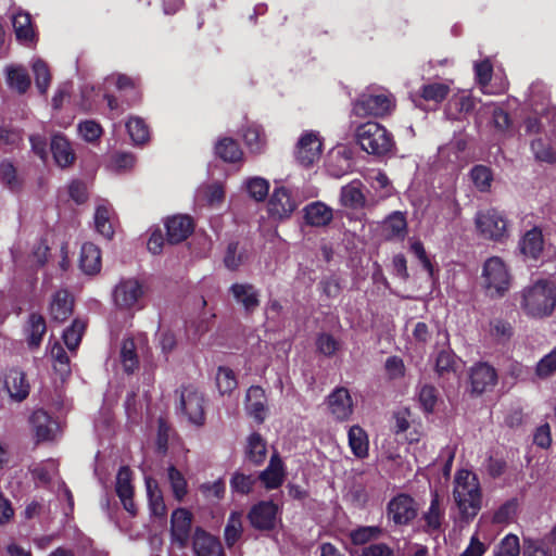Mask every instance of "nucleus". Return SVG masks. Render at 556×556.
I'll return each mask as SVG.
<instances>
[{
    "instance_id": "48",
    "label": "nucleus",
    "mask_w": 556,
    "mask_h": 556,
    "mask_svg": "<svg viewBox=\"0 0 556 556\" xmlns=\"http://www.w3.org/2000/svg\"><path fill=\"white\" fill-rule=\"evenodd\" d=\"M470 178L479 191H490L493 181V176L489 167L483 165H476L470 170Z\"/></svg>"
},
{
    "instance_id": "41",
    "label": "nucleus",
    "mask_w": 556,
    "mask_h": 556,
    "mask_svg": "<svg viewBox=\"0 0 556 556\" xmlns=\"http://www.w3.org/2000/svg\"><path fill=\"white\" fill-rule=\"evenodd\" d=\"M216 154L226 162L235 163L242 159V151L230 138L219 140L215 147Z\"/></svg>"
},
{
    "instance_id": "20",
    "label": "nucleus",
    "mask_w": 556,
    "mask_h": 556,
    "mask_svg": "<svg viewBox=\"0 0 556 556\" xmlns=\"http://www.w3.org/2000/svg\"><path fill=\"white\" fill-rule=\"evenodd\" d=\"M116 493L124 506L130 514L135 515L137 511L135 502L132 500L134 488L131 484V471L128 467H122L116 476Z\"/></svg>"
},
{
    "instance_id": "54",
    "label": "nucleus",
    "mask_w": 556,
    "mask_h": 556,
    "mask_svg": "<svg viewBox=\"0 0 556 556\" xmlns=\"http://www.w3.org/2000/svg\"><path fill=\"white\" fill-rule=\"evenodd\" d=\"M242 533V521L240 513H232L229 516L225 528V541L227 545H233Z\"/></svg>"
},
{
    "instance_id": "53",
    "label": "nucleus",
    "mask_w": 556,
    "mask_h": 556,
    "mask_svg": "<svg viewBox=\"0 0 556 556\" xmlns=\"http://www.w3.org/2000/svg\"><path fill=\"white\" fill-rule=\"evenodd\" d=\"M216 384L222 394H229L237 388L233 371L227 367H219L216 374Z\"/></svg>"
},
{
    "instance_id": "22",
    "label": "nucleus",
    "mask_w": 556,
    "mask_h": 556,
    "mask_svg": "<svg viewBox=\"0 0 556 556\" xmlns=\"http://www.w3.org/2000/svg\"><path fill=\"white\" fill-rule=\"evenodd\" d=\"M192 546L195 556H224L220 542L201 529L195 530Z\"/></svg>"
},
{
    "instance_id": "8",
    "label": "nucleus",
    "mask_w": 556,
    "mask_h": 556,
    "mask_svg": "<svg viewBox=\"0 0 556 556\" xmlns=\"http://www.w3.org/2000/svg\"><path fill=\"white\" fill-rule=\"evenodd\" d=\"M418 513L415 500L407 494H397L388 504L387 517L396 526H406L413 521Z\"/></svg>"
},
{
    "instance_id": "4",
    "label": "nucleus",
    "mask_w": 556,
    "mask_h": 556,
    "mask_svg": "<svg viewBox=\"0 0 556 556\" xmlns=\"http://www.w3.org/2000/svg\"><path fill=\"white\" fill-rule=\"evenodd\" d=\"M481 277L483 288L491 298L503 296L511 285L509 269L498 256H492L484 262Z\"/></svg>"
},
{
    "instance_id": "61",
    "label": "nucleus",
    "mask_w": 556,
    "mask_h": 556,
    "mask_svg": "<svg viewBox=\"0 0 556 556\" xmlns=\"http://www.w3.org/2000/svg\"><path fill=\"white\" fill-rule=\"evenodd\" d=\"M198 197L206 201L208 204H219L225 197V191L222 185L212 184L204 186L198 190Z\"/></svg>"
},
{
    "instance_id": "55",
    "label": "nucleus",
    "mask_w": 556,
    "mask_h": 556,
    "mask_svg": "<svg viewBox=\"0 0 556 556\" xmlns=\"http://www.w3.org/2000/svg\"><path fill=\"white\" fill-rule=\"evenodd\" d=\"M494 556H520L519 538L515 534L504 536L497 545Z\"/></svg>"
},
{
    "instance_id": "37",
    "label": "nucleus",
    "mask_w": 556,
    "mask_h": 556,
    "mask_svg": "<svg viewBox=\"0 0 556 556\" xmlns=\"http://www.w3.org/2000/svg\"><path fill=\"white\" fill-rule=\"evenodd\" d=\"M266 441L260 433L253 432L247 441L245 454L250 462L260 465L266 457Z\"/></svg>"
},
{
    "instance_id": "50",
    "label": "nucleus",
    "mask_w": 556,
    "mask_h": 556,
    "mask_svg": "<svg viewBox=\"0 0 556 556\" xmlns=\"http://www.w3.org/2000/svg\"><path fill=\"white\" fill-rule=\"evenodd\" d=\"M244 189L255 201H263L269 190V184L262 177H251L244 181Z\"/></svg>"
},
{
    "instance_id": "33",
    "label": "nucleus",
    "mask_w": 556,
    "mask_h": 556,
    "mask_svg": "<svg viewBox=\"0 0 556 556\" xmlns=\"http://www.w3.org/2000/svg\"><path fill=\"white\" fill-rule=\"evenodd\" d=\"M349 446L353 455L357 458L368 456L369 440L366 431L359 426H352L349 429Z\"/></svg>"
},
{
    "instance_id": "44",
    "label": "nucleus",
    "mask_w": 556,
    "mask_h": 556,
    "mask_svg": "<svg viewBox=\"0 0 556 556\" xmlns=\"http://www.w3.org/2000/svg\"><path fill=\"white\" fill-rule=\"evenodd\" d=\"M450 92V86L443 83H429L421 87L420 97L434 103L442 102Z\"/></svg>"
},
{
    "instance_id": "58",
    "label": "nucleus",
    "mask_w": 556,
    "mask_h": 556,
    "mask_svg": "<svg viewBox=\"0 0 556 556\" xmlns=\"http://www.w3.org/2000/svg\"><path fill=\"white\" fill-rule=\"evenodd\" d=\"M552 549L543 540L525 538L523 556H551Z\"/></svg>"
},
{
    "instance_id": "45",
    "label": "nucleus",
    "mask_w": 556,
    "mask_h": 556,
    "mask_svg": "<svg viewBox=\"0 0 556 556\" xmlns=\"http://www.w3.org/2000/svg\"><path fill=\"white\" fill-rule=\"evenodd\" d=\"M126 128L135 144H142L149 139V128L140 117H130L126 123Z\"/></svg>"
},
{
    "instance_id": "10",
    "label": "nucleus",
    "mask_w": 556,
    "mask_h": 556,
    "mask_svg": "<svg viewBox=\"0 0 556 556\" xmlns=\"http://www.w3.org/2000/svg\"><path fill=\"white\" fill-rule=\"evenodd\" d=\"M321 155V140L318 132L308 130L305 131L299 139L295 157L303 166H311L320 159Z\"/></svg>"
},
{
    "instance_id": "46",
    "label": "nucleus",
    "mask_w": 556,
    "mask_h": 556,
    "mask_svg": "<svg viewBox=\"0 0 556 556\" xmlns=\"http://www.w3.org/2000/svg\"><path fill=\"white\" fill-rule=\"evenodd\" d=\"M86 329V323L80 319H75L71 327L63 332V340L70 351H75Z\"/></svg>"
},
{
    "instance_id": "38",
    "label": "nucleus",
    "mask_w": 556,
    "mask_h": 556,
    "mask_svg": "<svg viewBox=\"0 0 556 556\" xmlns=\"http://www.w3.org/2000/svg\"><path fill=\"white\" fill-rule=\"evenodd\" d=\"M473 108H475L473 98L469 93L462 91V92L454 94L448 100V103L446 106V113L450 117L457 118V116H456L457 113L467 114V113L471 112L473 110Z\"/></svg>"
},
{
    "instance_id": "49",
    "label": "nucleus",
    "mask_w": 556,
    "mask_h": 556,
    "mask_svg": "<svg viewBox=\"0 0 556 556\" xmlns=\"http://www.w3.org/2000/svg\"><path fill=\"white\" fill-rule=\"evenodd\" d=\"M556 374V346L544 355L535 366V376L545 380Z\"/></svg>"
},
{
    "instance_id": "9",
    "label": "nucleus",
    "mask_w": 556,
    "mask_h": 556,
    "mask_svg": "<svg viewBox=\"0 0 556 556\" xmlns=\"http://www.w3.org/2000/svg\"><path fill=\"white\" fill-rule=\"evenodd\" d=\"M144 291L142 285L134 278L124 279L116 285L113 299L117 307L122 309H131L138 306L143 298Z\"/></svg>"
},
{
    "instance_id": "40",
    "label": "nucleus",
    "mask_w": 556,
    "mask_h": 556,
    "mask_svg": "<svg viewBox=\"0 0 556 556\" xmlns=\"http://www.w3.org/2000/svg\"><path fill=\"white\" fill-rule=\"evenodd\" d=\"M167 479L176 501L181 502L188 493V483L184 475L173 465L167 469Z\"/></svg>"
},
{
    "instance_id": "59",
    "label": "nucleus",
    "mask_w": 556,
    "mask_h": 556,
    "mask_svg": "<svg viewBox=\"0 0 556 556\" xmlns=\"http://www.w3.org/2000/svg\"><path fill=\"white\" fill-rule=\"evenodd\" d=\"M199 490L207 501L215 502L224 497L226 485L224 480L217 479L213 482L202 483Z\"/></svg>"
},
{
    "instance_id": "14",
    "label": "nucleus",
    "mask_w": 556,
    "mask_h": 556,
    "mask_svg": "<svg viewBox=\"0 0 556 556\" xmlns=\"http://www.w3.org/2000/svg\"><path fill=\"white\" fill-rule=\"evenodd\" d=\"M327 407L337 421H346L353 414V402L345 388H337L327 397Z\"/></svg>"
},
{
    "instance_id": "62",
    "label": "nucleus",
    "mask_w": 556,
    "mask_h": 556,
    "mask_svg": "<svg viewBox=\"0 0 556 556\" xmlns=\"http://www.w3.org/2000/svg\"><path fill=\"white\" fill-rule=\"evenodd\" d=\"M255 479L251 475H244L236 471L230 479V488L232 492L248 494L252 491Z\"/></svg>"
},
{
    "instance_id": "16",
    "label": "nucleus",
    "mask_w": 556,
    "mask_h": 556,
    "mask_svg": "<svg viewBox=\"0 0 556 556\" xmlns=\"http://www.w3.org/2000/svg\"><path fill=\"white\" fill-rule=\"evenodd\" d=\"M518 250L525 260L538 261L544 250L542 229L533 227L526 231L519 239Z\"/></svg>"
},
{
    "instance_id": "18",
    "label": "nucleus",
    "mask_w": 556,
    "mask_h": 556,
    "mask_svg": "<svg viewBox=\"0 0 556 556\" xmlns=\"http://www.w3.org/2000/svg\"><path fill=\"white\" fill-rule=\"evenodd\" d=\"M470 382L472 392L481 394L494 388L497 382V374L489 364L480 363L472 367Z\"/></svg>"
},
{
    "instance_id": "17",
    "label": "nucleus",
    "mask_w": 556,
    "mask_h": 556,
    "mask_svg": "<svg viewBox=\"0 0 556 556\" xmlns=\"http://www.w3.org/2000/svg\"><path fill=\"white\" fill-rule=\"evenodd\" d=\"M278 507L273 502H260L249 513L251 525L258 530H270L276 525Z\"/></svg>"
},
{
    "instance_id": "27",
    "label": "nucleus",
    "mask_w": 556,
    "mask_h": 556,
    "mask_svg": "<svg viewBox=\"0 0 556 556\" xmlns=\"http://www.w3.org/2000/svg\"><path fill=\"white\" fill-rule=\"evenodd\" d=\"M285 479L283 464L278 455H273L267 468L260 475V480L268 490L279 488Z\"/></svg>"
},
{
    "instance_id": "34",
    "label": "nucleus",
    "mask_w": 556,
    "mask_h": 556,
    "mask_svg": "<svg viewBox=\"0 0 556 556\" xmlns=\"http://www.w3.org/2000/svg\"><path fill=\"white\" fill-rule=\"evenodd\" d=\"M5 77L8 86L17 91L25 93L30 86V78L27 71L20 65H9L5 67Z\"/></svg>"
},
{
    "instance_id": "32",
    "label": "nucleus",
    "mask_w": 556,
    "mask_h": 556,
    "mask_svg": "<svg viewBox=\"0 0 556 556\" xmlns=\"http://www.w3.org/2000/svg\"><path fill=\"white\" fill-rule=\"evenodd\" d=\"M51 151L55 163L61 167L71 165L75 159L72 147L66 138L55 135L51 140Z\"/></svg>"
},
{
    "instance_id": "19",
    "label": "nucleus",
    "mask_w": 556,
    "mask_h": 556,
    "mask_svg": "<svg viewBox=\"0 0 556 556\" xmlns=\"http://www.w3.org/2000/svg\"><path fill=\"white\" fill-rule=\"evenodd\" d=\"M4 386L9 396L15 402L24 401L29 394L30 386L20 369L13 368L5 374Z\"/></svg>"
},
{
    "instance_id": "39",
    "label": "nucleus",
    "mask_w": 556,
    "mask_h": 556,
    "mask_svg": "<svg viewBox=\"0 0 556 556\" xmlns=\"http://www.w3.org/2000/svg\"><path fill=\"white\" fill-rule=\"evenodd\" d=\"M146 486L151 511L156 516L165 515L166 507L157 481L151 477H147Z\"/></svg>"
},
{
    "instance_id": "28",
    "label": "nucleus",
    "mask_w": 556,
    "mask_h": 556,
    "mask_svg": "<svg viewBox=\"0 0 556 556\" xmlns=\"http://www.w3.org/2000/svg\"><path fill=\"white\" fill-rule=\"evenodd\" d=\"M230 292L247 312L254 311L260 304V293L252 285L235 283L231 286Z\"/></svg>"
},
{
    "instance_id": "31",
    "label": "nucleus",
    "mask_w": 556,
    "mask_h": 556,
    "mask_svg": "<svg viewBox=\"0 0 556 556\" xmlns=\"http://www.w3.org/2000/svg\"><path fill=\"white\" fill-rule=\"evenodd\" d=\"M382 229L389 240L404 239L407 232V223L403 213L394 212L383 222Z\"/></svg>"
},
{
    "instance_id": "11",
    "label": "nucleus",
    "mask_w": 556,
    "mask_h": 556,
    "mask_svg": "<svg viewBox=\"0 0 556 556\" xmlns=\"http://www.w3.org/2000/svg\"><path fill=\"white\" fill-rule=\"evenodd\" d=\"M192 514L186 508H177L170 518L172 543L179 548L187 546L190 538Z\"/></svg>"
},
{
    "instance_id": "15",
    "label": "nucleus",
    "mask_w": 556,
    "mask_h": 556,
    "mask_svg": "<svg viewBox=\"0 0 556 556\" xmlns=\"http://www.w3.org/2000/svg\"><path fill=\"white\" fill-rule=\"evenodd\" d=\"M245 412L257 424H263L267 417V396L263 388L252 386L245 394Z\"/></svg>"
},
{
    "instance_id": "13",
    "label": "nucleus",
    "mask_w": 556,
    "mask_h": 556,
    "mask_svg": "<svg viewBox=\"0 0 556 556\" xmlns=\"http://www.w3.org/2000/svg\"><path fill=\"white\" fill-rule=\"evenodd\" d=\"M298 203L285 187L275 188L268 202V213L275 219H287L296 210Z\"/></svg>"
},
{
    "instance_id": "35",
    "label": "nucleus",
    "mask_w": 556,
    "mask_h": 556,
    "mask_svg": "<svg viewBox=\"0 0 556 556\" xmlns=\"http://www.w3.org/2000/svg\"><path fill=\"white\" fill-rule=\"evenodd\" d=\"M13 28L17 40L23 43H31L35 39V31L31 24V18L28 13L18 12L12 17Z\"/></svg>"
},
{
    "instance_id": "26",
    "label": "nucleus",
    "mask_w": 556,
    "mask_h": 556,
    "mask_svg": "<svg viewBox=\"0 0 556 556\" xmlns=\"http://www.w3.org/2000/svg\"><path fill=\"white\" fill-rule=\"evenodd\" d=\"M364 185L359 180H353L341 188L340 202L350 208H361L365 205L366 198L363 192Z\"/></svg>"
},
{
    "instance_id": "42",
    "label": "nucleus",
    "mask_w": 556,
    "mask_h": 556,
    "mask_svg": "<svg viewBox=\"0 0 556 556\" xmlns=\"http://www.w3.org/2000/svg\"><path fill=\"white\" fill-rule=\"evenodd\" d=\"M136 342L134 339L123 341L121 349V362L126 372H134L138 368L139 362L136 353Z\"/></svg>"
},
{
    "instance_id": "63",
    "label": "nucleus",
    "mask_w": 556,
    "mask_h": 556,
    "mask_svg": "<svg viewBox=\"0 0 556 556\" xmlns=\"http://www.w3.org/2000/svg\"><path fill=\"white\" fill-rule=\"evenodd\" d=\"M490 333L498 342H506L513 336V327L506 320L494 319L490 324Z\"/></svg>"
},
{
    "instance_id": "57",
    "label": "nucleus",
    "mask_w": 556,
    "mask_h": 556,
    "mask_svg": "<svg viewBox=\"0 0 556 556\" xmlns=\"http://www.w3.org/2000/svg\"><path fill=\"white\" fill-rule=\"evenodd\" d=\"M33 71L35 74L36 87L41 93H46L51 80L47 64L42 60H36L33 63Z\"/></svg>"
},
{
    "instance_id": "24",
    "label": "nucleus",
    "mask_w": 556,
    "mask_h": 556,
    "mask_svg": "<svg viewBox=\"0 0 556 556\" xmlns=\"http://www.w3.org/2000/svg\"><path fill=\"white\" fill-rule=\"evenodd\" d=\"M49 311L53 320L59 323L66 320L73 313V298L65 290L55 292Z\"/></svg>"
},
{
    "instance_id": "64",
    "label": "nucleus",
    "mask_w": 556,
    "mask_h": 556,
    "mask_svg": "<svg viewBox=\"0 0 556 556\" xmlns=\"http://www.w3.org/2000/svg\"><path fill=\"white\" fill-rule=\"evenodd\" d=\"M318 352L326 356H332L340 348V343L329 333H321L316 340Z\"/></svg>"
},
{
    "instance_id": "3",
    "label": "nucleus",
    "mask_w": 556,
    "mask_h": 556,
    "mask_svg": "<svg viewBox=\"0 0 556 556\" xmlns=\"http://www.w3.org/2000/svg\"><path fill=\"white\" fill-rule=\"evenodd\" d=\"M356 139L364 151L374 155H386L395 146L391 132L376 122H367L358 126Z\"/></svg>"
},
{
    "instance_id": "5",
    "label": "nucleus",
    "mask_w": 556,
    "mask_h": 556,
    "mask_svg": "<svg viewBox=\"0 0 556 556\" xmlns=\"http://www.w3.org/2000/svg\"><path fill=\"white\" fill-rule=\"evenodd\" d=\"M395 108L394 97L386 91L365 92L353 105V113L359 117L376 116L383 117L390 114Z\"/></svg>"
},
{
    "instance_id": "2",
    "label": "nucleus",
    "mask_w": 556,
    "mask_h": 556,
    "mask_svg": "<svg viewBox=\"0 0 556 556\" xmlns=\"http://www.w3.org/2000/svg\"><path fill=\"white\" fill-rule=\"evenodd\" d=\"M520 296V307L531 318L548 317L556 307V287L548 280L541 279L525 287Z\"/></svg>"
},
{
    "instance_id": "36",
    "label": "nucleus",
    "mask_w": 556,
    "mask_h": 556,
    "mask_svg": "<svg viewBox=\"0 0 556 556\" xmlns=\"http://www.w3.org/2000/svg\"><path fill=\"white\" fill-rule=\"evenodd\" d=\"M332 217V210L321 202L311 203L305 207V218L313 226H325Z\"/></svg>"
},
{
    "instance_id": "6",
    "label": "nucleus",
    "mask_w": 556,
    "mask_h": 556,
    "mask_svg": "<svg viewBox=\"0 0 556 556\" xmlns=\"http://www.w3.org/2000/svg\"><path fill=\"white\" fill-rule=\"evenodd\" d=\"M475 225L479 235L488 240L498 242L508 236L506 217L493 207L479 211L475 217Z\"/></svg>"
},
{
    "instance_id": "7",
    "label": "nucleus",
    "mask_w": 556,
    "mask_h": 556,
    "mask_svg": "<svg viewBox=\"0 0 556 556\" xmlns=\"http://www.w3.org/2000/svg\"><path fill=\"white\" fill-rule=\"evenodd\" d=\"M180 410L188 421L195 426H202L205 420L204 397L192 387L182 388L180 391Z\"/></svg>"
},
{
    "instance_id": "29",
    "label": "nucleus",
    "mask_w": 556,
    "mask_h": 556,
    "mask_svg": "<svg viewBox=\"0 0 556 556\" xmlns=\"http://www.w3.org/2000/svg\"><path fill=\"white\" fill-rule=\"evenodd\" d=\"M46 331L47 326L45 318L39 314H31L24 330L28 348H39Z\"/></svg>"
},
{
    "instance_id": "43",
    "label": "nucleus",
    "mask_w": 556,
    "mask_h": 556,
    "mask_svg": "<svg viewBox=\"0 0 556 556\" xmlns=\"http://www.w3.org/2000/svg\"><path fill=\"white\" fill-rule=\"evenodd\" d=\"M50 354L54 370L59 372L62 378L68 376L71 374L70 358L59 342L51 345Z\"/></svg>"
},
{
    "instance_id": "51",
    "label": "nucleus",
    "mask_w": 556,
    "mask_h": 556,
    "mask_svg": "<svg viewBox=\"0 0 556 556\" xmlns=\"http://www.w3.org/2000/svg\"><path fill=\"white\" fill-rule=\"evenodd\" d=\"M243 139L248 148L254 153L261 152L265 146V138L262 134V129L260 126L254 124L249 125L245 128Z\"/></svg>"
},
{
    "instance_id": "23",
    "label": "nucleus",
    "mask_w": 556,
    "mask_h": 556,
    "mask_svg": "<svg viewBox=\"0 0 556 556\" xmlns=\"http://www.w3.org/2000/svg\"><path fill=\"white\" fill-rule=\"evenodd\" d=\"M167 240L179 243L188 238L193 230L192 220L186 215H176L166 220Z\"/></svg>"
},
{
    "instance_id": "1",
    "label": "nucleus",
    "mask_w": 556,
    "mask_h": 556,
    "mask_svg": "<svg viewBox=\"0 0 556 556\" xmlns=\"http://www.w3.org/2000/svg\"><path fill=\"white\" fill-rule=\"evenodd\" d=\"M452 494L460 519L471 521L482 507V491L477 475L467 469L457 470Z\"/></svg>"
},
{
    "instance_id": "12",
    "label": "nucleus",
    "mask_w": 556,
    "mask_h": 556,
    "mask_svg": "<svg viewBox=\"0 0 556 556\" xmlns=\"http://www.w3.org/2000/svg\"><path fill=\"white\" fill-rule=\"evenodd\" d=\"M29 424L37 442L55 440L60 432L59 424L42 409H37L30 415Z\"/></svg>"
},
{
    "instance_id": "47",
    "label": "nucleus",
    "mask_w": 556,
    "mask_h": 556,
    "mask_svg": "<svg viewBox=\"0 0 556 556\" xmlns=\"http://www.w3.org/2000/svg\"><path fill=\"white\" fill-rule=\"evenodd\" d=\"M382 535V529L378 526L359 527L350 533L351 541L355 545H364Z\"/></svg>"
},
{
    "instance_id": "52",
    "label": "nucleus",
    "mask_w": 556,
    "mask_h": 556,
    "mask_svg": "<svg viewBox=\"0 0 556 556\" xmlns=\"http://www.w3.org/2000/svg\"><path fill=\"white\" fill-rule=\"evenodd\" d=\"M531 150L536 160L543 162H555L556 161V149L544 139H535L531 143Z\"/></svg>"
},
{
    "instance_id": "56",
    "label": "nucleus",
    "mask_w": 556,
    "mask_h": 556,
    "mask_svg": "<svg viewBox=\"0 0 556 556\" xmlns=\"http://www.w3.org/2000/svg\"><path fill=\"white\" fill-rule=\"evenodd\" d=\"M438 401V391L433 386L424 384L418 391V402L426 413H432Z\"/></svg>"
},
{
    "instance_id": "21",
    "label": "nucleus",
    "mask_w": 556,
    "mask_h": 556,
    "mask_svg": "<svg viewBox=\"0 0 556 556\" xmlns=\"http://www.w3.org/2000/svg\"><path fill=\"white\" fill-rule=\"evenodd\" d=\"M421 520L424 521L422 529L425 532L434 533L441 530L444 520V508L437 491L432 493L430 505L422 514Z\"/></svg>"
},
{
    "instance_id": "60",
    "label": "nucleus",
    "mask_w": 556,
    "mask_h": 556,
    "mask_svg": "<svg viewBox=\"0 0 556 556\" xmlns=\"http://www.w3.org/2000/svg\"><path fill=\"white\" fill-rule=\"evenodd\" d=\"M466 144L462 138L453 139L448 144L439 148V156L448 162H456L459 153L466 149Z\"/></svg>"
},
{
    "instance_id": "30",
    "label": "nucleus",
    "mask_w": 556,
    "mask_h": 556,
    "mask_svg": "<svg viewBox=\"0 0 556 556\" xmlns=\"http://www.w3.org/2000/svg\"><path fill=\"white\" fill-rule=\"evenodd\" d=\"M112 217V206L106 201L100 202L94 213V226L96 230L106 239L112 238L114 233Z\"/></svg>"
},
{
    "instance_id": "25",
    "label": "nucleus",
    "mask_w": 556,
    "mask_h": 556,
    "mask_svg": "<svg viewBox=\"0 0 556 556\" xmlns=\"http://www.w3.org/2000/svg\"><path fill=\"white\" fill-rule=\"evenodd\" d=\"M80 269L87 275H94L101 269V252L93 243H84L79 255Z\"/></svg>"
}]
</instances>
